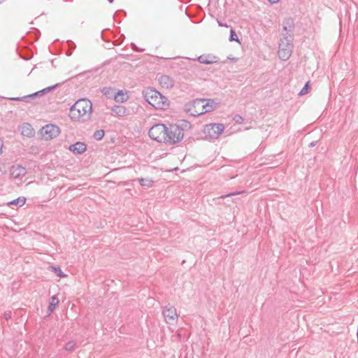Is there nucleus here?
<instances>
[{
	"label": "nucleus",
	"instance_id": "obj_17",
	"mask_svg": "<svg viewBox=\"0 0 358 358\" xmlns=\"http://www.w3.org/2000/svg\"><path fill=\"white\" fill-rule=\"evenodd\" d=\"M59 302V299L56 296H52L50 299V302L48 306V310L50 313L53 312Z\"/></svg>",
	"mask_w": 358,
	"mask_h": 358
},
{
	"label": "nucleus",
	"instance_id": "obj_39",
	"mask_svg": "<svg viewBox=\"0 0 358 358\" xmlns=\"http://www.w3.org/2000/svg\"><path fill=\"white\" fill-rule=\"evenodd\" d=\"M113 0H110V3H112Z\"/></svg>",
	"mask_w": 358,
	"mask_h": 358
},
{
	"label": "nucleus",
	"instance_id": "obj_6",
	"mask_svg": "<svg viewBox=\"0 0 358 358\" xmlns=\"http://www.w3.org/2000/svg\"><path fill=\"white\" fill-rule=\"evenodd\" d=\"M224 127L220 123L206 125L204 133L210 138H217L224 131Z\"/></svg>",
	"mask_w": 358,
	"mask_h": 358
},
{
	"label": "nucleus",
	"instance_id": "obj_27",
	"mask_svg": "<svg viewBox=\"0 0 358 358\" xmlns=\"http://www.w3.org/2000/svg\"><path fill=\"white\" fill-rule=\"evenodd\" d=\"M310 81L307 82L305 86L302 88V90L299 93V95H304L308 92V90L309 88Z\"/></svg>",
	"mask_w": 358,
	"mask_h": 358
},
{
	"label": "nucleus",
	"instance_id": "obj_8",
	"mask_svg": "<svg viewBox=\"0 0 358 358\" xmlns=\"http://www.w3.org/2000/svg\"><path fill=\"white\" fill-rule=\"evenodd\" d=\"M41 133L45 140L52 139L59 136L60 129L55 124H47L42 128Z\"/></svg>",
	"mask_w": 358,
	"mask_h": 358
},
{
	"label": "nucleus",
	"instance_id": "obj_33",
	"mask_svg": "<svg viewBox=\"0 0 358 358\" xmlns=\"http://www.w3.org/2000/svg\"><path fill=\"white\" fill-rule=\"evenodd\" d=\"M271 3H275L278 2L279 0H268Z\"/></svg>",
	"mask_w": 358,
	"mask_h": 358
},
{
	"label": "nucleus",
	"instance_id": "obj_24",
	"mask_svg": "<svg viewBox=\"0 0 358 358\" xmlns=\"http://www.w3.org/2000/svg\"><path fill=\"white\" fill-rule=\"evenodd\" d=\"M229 41H236L240 43L238 38L234 29H231V31H230Z\"/></svg>",
	"mask_w": 358,
	"mask_h": 358
},
{
	"label": "nucleus",
	"instance_id": "obj_38",
	"mask_svg": "<svg viewBox=\"0 0 358 358\" xmlns=\"http://www.w3.org/2000/svg\"><path fill=\"white\" fill-rule=\"evenodd\" d=\"M113 0H110V3H112Z\"/></svg>",
	"mask_w": 358,
	"mask_h": 358
},
{
	"label": "nucleus",
	"instance_id": "obj_1",
	"mask_svg": "<svg viewBox=\"0 0 358 358\" xmlns=\"http://www.w3.org/2000/svg\"><path fill=\"white\" fill-rule=\"evenodd\" d=\"M92 103L87 99L78 100L69 110V117L74 122H85L91 119Z\"/></svg>",
	"mask_w": 358,
	"mask_h": 358
},
{
	"label": "nucleus",
	"instance_id": "obj_32",
	"mask_svg": "<svg viewBox=\"0 0 358 358\" xmlns=\"http://www.w3.org/2000/svg\"><path fill=\"white\" fill-rule=\"evenodd\" d=\"M66 55L67 56H71L72 55V50H69L66 52Z\"/></svg>",
	"mask_w": 358,
	"mask_h": 358
},
{
	"label": "nucleus",
	"instance_id": "obj_37",
	"mask_svg": "<svg viewBox=\"0 0 358 358\" xmlns=\"http://www.w3.org/2000/svg\"><path fill=\"white\" fill-rule=\"evenodd\" d=\"M132 47L134 49L136 48V45L134 44H132Z\"/></svg>",
	"mask_w": 358,
	"mask_h": 358
},
{
	"label": "nucleus",
	"instance_id": "obj_28",
	"mask_svg": "<svg viewBox=\"0 0 358 358\" xmlns=\"http://www.w3.org/2000/svg\"><path fill=\"white\" fill-rule=\"evenodd\" d=\"M67 43H68V45H69V50H74L76 49V45L75 44L74 42H73L72 41H67Z\"/></svg>",
	"mask_w": 358,
	"mask_h": 358
},
{
	"label": "nucleus",
	"instance_id": "obj_21",
	"mask_svg": "<svg viewBox=\"0 0 358 358\" xmlns=\"http://www.w3.org/2000/svg\"><path fill=\"white\" fill-rule=\"evenodd\" d=\"M139 182L141 185L149 187L152 186L153 181L147 178H141L139 179Z\"/></svg>",
	"mask_w": 358,
	"mask_h": 358
},
{
	"label": "nucleus",
	"instance_id": "obj_18",
	"mask_svg": "<svg viewBox=\"0 0 358 358\" xmlns=\"http://www.w3.org/2000/svg\"><path fill=\"white\" fill-rule=\"evenodd\" d=\"M204 102H206V99H197L192 101V106L194 108H199L200 110H204Z\"/></svg>",
	"mask_w": 358,
	"mask_h": 358
},
{
	"label": "nucleus",
	"instance_id": "obj_13",
	"mask_svg": "<svg viewBox=\"0 0 358 358\" xmlns=\"http://www.w3.org/2000/svg\"><path fill=\"white\" fill-rule=\"evenodd\" d=\"M87 149L86 145L83 142H77L70 145L69 150L74 154H83Z\"/></svg>",
	"mask_w": 358,
	"mask_h": 358
},
{
	"label": "nucleus",
	"instance_id": "obj_3",
	"mask_svg": "<svg viewBox=\"0 0 358 358\" xmlns=\"http://www.w3.org/2000/svg\"><path fill=\"white\" fill-rule=\"evenodd\" d=\"M292 35L288 34L280 38L278 47L279 58L283 61L289 59L293 52Z\"/></svg>",
	"mask_w": 358,
	"mask_h": 358
},
{
	"label": "nucleus",
	"instance_id": "obj_31",
	"mask_svg": "<svg viewBox=\"0 0 358 358\" xmlns=\"http://www.w3.org/2000/svg\"><path fill=\"white\" fill-rule=\"evenodd\" d=\"M2 148H3V141H2V140L0 139V154L1 153Z\"/></svg>",
	"mask_w": 358,
	"mask_h": 358
},
{
	"label": "nucleus",
	"instance_id": "obj_12",
	"mask_svg": "<svg viewBox=\"0 0 358 358\" xmlns=\"http://www.w3.org/2000/svg\"><path fill=\"white\" fill-rule=\"evenodd\" d=\"M158 80L159 85L166 89L172 88L174 85V80L170 76L166 75L159 76Z\"/></svg>",
	"mask_w": 358,
	"mask_h": 358
},
{
	"label": "nucleus",
	"instance_id": "obj_14",
	"mask_svg": "<svg viewBox=\"0 0 358 358\" xmlns=\"http://www.w3.org/2000/svg\"><path fill=\"white\" fill-rule=\"evenodd\" d=\"M197 60L201 64H211L217 62L219 59L216 56L212 55H201L197 58Z\"/></svg>",
	"mask_w": 358,
	"mask_h": 358
},
{
	"label": "nucleus",
	"instance_id": "obj_7",
	"mask_svg": "<svg viewBox=\"0 0 358 358\" xmlns=\"http://www.w3.org/2000/svg\"><path fill=\"white\" fill-rule=\"evenodd\" d=\"M164 320L167 324H173L178 320L176 309L170 304L166 306L162 311Z\"/></svg>",
	"mask_w": 358,
	"mask_h": 358
},
{
	"label": "nucleus",
	"instance_id": "obj_20",
	"mask_svg": "<svg viewBox=\"0 0 358 358\" xmlns=\"http://www.w3.org/2000/svg\"><path fill=\"white\" fill-rule=\"evenodd\" d=\"M26 199L24 197H19L16 199H14L8 203L10 205H19V206H22L25 203Z\"/></svg>",
	"mask_w": 358,
	"mask_h": 358
},
{
	"label": "nucleus",
	"instance_id": "obj_2",
	"mask_svg": "<svg viewBox=\"0 0 358 358\" xmlns=\"http://www.w3.org/2000/svg\"><path fill=\"white\" fill-rule=\"evenodd\" d=\"M143 95L145 101L156 109L166 110L169 106V99L154 88L145 89Z\"/></svg>",
	"mask_w": 358,
	"mask_h": 358
},
{
	"label": "nucleus",
	"instance_id": "obj_36",
	"mask_svg": "<svg viewBox=\"0 0 358 358\" xmlns=\"http://www.w3.org/2000/svg\"><path fill=\"white\" fill-rule=\"evenodd\" d=\"M315 143L314 142H312L310 145V146L313 147L315 146Z\"/></svg>",
	"mask_w": 358,
	"mask_h": 358
},
{
	"label": "nucleus",
	"instance_id": "obj_26",
	"mask_svg": "<svg viewBox=\"0 0 358 358\" xmlns=\"http://www.w3.org/2000/svg\"><path fill=\"white\" fill-rule=\"evenodd\" d=\"M245 192V191L234 192H231V193H229V194H225V195H222V196H220V198L224 199V198H226V197H228V196H235V195H238V194H243Z\"/></svg>",
	"mask_w": 358,
	"mask_h": 358
},
{
	"label": "nucleus",
	"instance_id": "obj_23",
	"mask_svg": "<svg viewBox=\"0 0 358 358\" xmlns=\"http://www.w3.org/2000/svg\"><path fill=\"white\" fill-rule=\"evenodd\" d=\"M103 136H104V131L103 129H100V130H96L94 133L93 137L96 140L100 141L103 138Z\"/></svg>",
	"mask_w": 358,
	"mask_h": 358
},
{
	"label": "nucleus",
	"instance_id": "obj_16",
	"mask_svg": "<svg viewBox=\"0 0 358 358\" xmlns=\"http://www.w3.org/2000/svg\"><path fill=\"white\" fill-rule=\"evenodd\" d=\"M111 110L117 116L122 117L127 113V108L123 106H115Z\"/></svg>",
	"mask_w": 358,
	"mask_h": 358
},
{
	"label": "nucleus",
	"instance_id": "obj_5",
	"mask_svg": "<svg viewBox=\"0 0 358 358\" xmlns=\"http://www.w3.org/2000/svg\"><path fill=\"white\" fill-rule=\"evenodd\" d=\"M166 127L164 124H157L152 126L148 132L149 136L159 143H166L165 134Z\"/></svg>",
	"mask_w": 358,
	"mask_h": 358
},
{
	"label": "nucleus",
	"instance_id": "obj_9",
	"mask_svg": "<svg viewBox=\"0 0 358 358\" xmlns=\"http://www.w3.org/2000/svg\"><path fill=\"white\" fill-rule=\"evenodd\" d=\"M219 103L217 102L215 99H206V102H204V110H195V113H192L193 115H199L206 113H208L213 111L218 106Z\"/></svg>",
	"mask_w": 358,
	"mask_h": 358
},
{
	"label": "nucleus",
	"instance_id": "obj_10",
	"mask_svg": "<svg viewBox=\"0 0 358 358\" xmlns=\"http://www.w3.org/2000/svg\"><path fill=\"white\" fill-rule=\"evenodd\" d=\"M57 84L55 85H52V86H50V87H48L39 92H35L32 94H30V95H27V96H24L22 97H15V98H11L10 99L11 100H15V101H22V100H27V99H31L35 96H39V95H42V94H44L47 92H49L50 91H51L52 90L56 88L57 87Z\"/></svg>",
	"mask_w": 358,
	"mask_h": 358
},
{
	"label": "nucleus",
	"instance_id": "obj_22",
	"mask_svg": "<svg viewBox=\"0 0 358 358\" xmlns=\"http://www.w3.org/2000/svg\"><path fill=\"white\" fill-rule=\"evenodd\" d=\"M76 345V341H70L65 344L64 348L66 351H73L75 349Z\"/></svg>",
	"mask_w": 358,
	"mask_h": 358
},
{
	"label": "nucleus",
	"instance_id": "obj_11",
	"mask_svg": "<svg viewBox=\"0 0 358 358\" xmlns=\"http://www.w3.org/2000/svg\"><path fill=\"white\" fill-rule=\"evenodd\" d=\"M26 173V168L20 165H13L10 168V176L13 178H21L22 177L24 176Z\"/></svg>",
	"mask_w": 358,
	"mask_h": 358
},
{
	"label": "nucleus",
	"instance_id": "obj_15",
	"mask_svg": "<svg viewBox=\"0 0 358 358\" xmlns=\"http://www.w3.org/2000/svg\"><path fill=\"white\" fill-rule=\"evenodd\" d=\"M34 130L32 129L31 126L29 124L25 123L22 125L21 134L23 136L30 137L34 136Z\"/></svg>",
	"mask_w": 358,
	"mask_h": 358
},
{
	"label": "nucleus",
	"instance_id": "obj_4",
	"mask_svg": "<svg viewBox=\"0 0 358 358\" xmlns=\"http://www.w3.org/2000/svg\"><path fill=\"white\" fill-rule=\"evenodd\" d=\"M166 143L169 144H175L180 142L184 137V130L180 126L171 124L169 127H166Z\"/></svg>",
	"mask_w": 358,
	"mask_h": 358
},
{
	"label": "nucleus",
	"instance_id": "obj_30",
	"mask_svg": "<svg viewBox=\"0 0 358 358\" xmlns=\"http://www.w3.org/2000/svg\"><path fill=\"white\" fill-rule=\"evenodd\" d=\"M10 317H11V312H10V311L5 312V313H4V318H5L6 320H9Z\"/></svg>",
	"mask_w": 358,
	"mask_h": 358
},
{
	"label": "nucleus",
	"instance_id": "obj_19",
	"mask_svg": "<svg viewBox=\"0 0 358 358\" xmlns=\"http://www.w3.org/2000/svg\"><path fill=\"white\" fill-rule=\"evenodd\" d=\"M127 97L124 94L122 91L120 90L115 96V101L119 103H123L126 101Z\"/></svg>",
	"mask_w": 358,
	"mask_h": 358
},
{
	"label": "nucleus",
	"instance_id": "obj_35",
	"mask_svg": "<svg viewBox=\"0 0 358 358\" xmlns=\"http://www.w3.org/2000/svg\"><path fill=\"white\" fill-rule=\"evenodd\" d=\"M236 117L238 118V119H236V122H238V121H240V120L242 119V117L241 116H236Z\"/></svg>",
	"mask_w": 358,
	"mask_h": 358
},
{
	"label": "nucleus",
	"instance_id": "obj_34",
	"mask_svg": "<svg viewBox=\"0 0 358 358\" xmlns=\"http://www.w3.org/2000/svg\"><path fill=\"white\" fill-rule=\"evenodd\" d=\"M236 117L238 118V119H236V122H238V121H240V120L242 119V117L241 116H236Z\"/></svg>",
	"mask_w": 358,
	"mask_h": 358
},
{
	"label": "nucleus",
	"instance_id": "obj_25",
	"mask_svg": "<svg viewBox=\"0 0 358 358\" xmlns=\"http://www.w3.org/2000/svg\"><path fill=\"white\" fill-rule=\"evenodd\" d=\"M51 268H52V270L55 271V273H56V275L57 276L61 277V278L66 276V275L64 274V273L62 271V270L59 267L51 266Z\"/></svg>",
	"mask_w": 358,
	"mask_h": 358
},
{
	"label": "nucleus",
	"instance_id": "obj_29",
	"mask_svg": "<svg viewBox=\"0 0 358 358\" xmlns=\"http://www.w3.org/2000/svg\"><path fill=\"white\" fill-rule=\"evenodd\" d=\"M293 29H294V27H293L292 25H289V29H288V28H287V27H286V26H285V27H283V30H284V31H287V30H289V31L290 32V34H291V35H292V31H293Z\"/></svg>",
	"mask_w": 358,
	"mask_h": 358
}]
</instances>
